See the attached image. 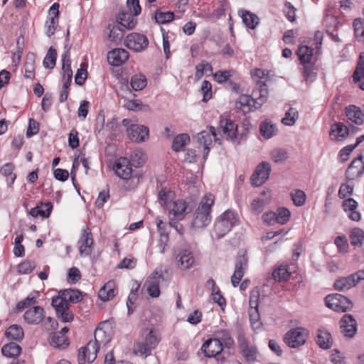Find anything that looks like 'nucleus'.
Here are the masks:
<instances>
[{"instance_id":"obj_57","label":"nucleus","mask_w":364,"mask_h":364,"mask_svg":"<svg viewBox=\"0 0 364 364\" xmlns=\"http://www.w3.org/2000/svg\"><path fill=\"white\" fill-rule=\"evenodd\" d=\"M131 161L133 166L139 167L142 166L146 161V156L144 152L141 150H135L131 154Z\"/></svg>"},{"instance_id":"obj_56","label":"nucleus","mask_w":364,"mask_h":364,"mask_svg":"<svg viewBox=\"0 0 364 364\" xmlns=\"http://www.w3.org/2000/svg\"><path fill=\"white\" fill-rule=\"evenodd\" d=\"M146 344V343L144 342L143 340L136 341L134 344L133 348L134 354H139L140 355H144L145 357L150 355L151 352Z\"/></svg>"},{"instance_id":"obj_35","label":"nucleus","mask_w":364,"mask_h":364,"mask_svg":"<svg viewBox=\"0 0 364 364\" xmlns=\"http://www.w3.org/2000/svg\"><path fill=\"white\" fill-rule=\"evenodd\" d=\"M21 350V347L14 342L4 345L1 348V353L4 356L12 358L18 357Z\"/></svg>"},{"instance_id":"obj_27","label":"nucleus","mask_w":364,"mask_h":364,"mask_svg":"<svg viewBox=\"0 0 364 364\" xmlns=\"http://www.w3.org/2000/svg\"><path fill=\"white\" fill-rule=\"evenodd\" d=\"M346 114L349 120L358 125H361L364 122V114L360 107L355 105H349L346 107Z\"/></svg>"},{"instance_id":"obj_50","label":"nucleus","mask_w":364,"mask_h":364,"mask_svg":"<svg viewBox=\"0 0 364 364\" xmlns=\"http://www.w3.org/2000/svg\"><path fill=\"white\" fill-rule=\"evenodd\" d=\"M217 338L215 339H220L223 343V347L230 349L233 346L234 341L232 338L230 332L228 330H222L216 333Z\"/></svg>"},{"instance_id":"obj_47","label":"nucleus","mask_w":364,"mask_h":364,"mask_svg":"<svg viewBox=\"0 0 364 364\" xmlns=\"http://www.w3.org/2000/svg\"><path fill=\"white\" fill-rule=\"evenodd\" d=\"M130 85L135 91L142 90L147 85V80L144 75H135L132 77Z\"/></svg>"},{"instance_id":"obj_44","label":"nucleus","mask_w":364,"mask_h":364,"mask_svg":"<svg viewBox=\"0 0 364 364\" xmlns=\"http://www.w3.org/2000/svg\"><path fill=\"white\" fill-rule=\"evenodd\" d=\"M190 141V137L187 134H181L173 138L172 149L174 151H181L186 144Z\"/></svg>"},{"instance_id":"obj_25","label":"nucleus","mask_w":364,"mask_h":364,"mask_svg":"<svg viewBox=\"0 0 364 364\" xmlns=\"http://www.w3.org/2000/svg\"><path fill=\"white\" fill-rule=\"evenodd\" d=\"M114 171L122 179L127 180L132 176V168L126 159H119L115 164Z\"/></svg>"},{"instance_id":"obj_19","label":"nucleus","mask_w":364,"mask_h":364,"mask_svg":"<svg viewBox=\"0 0 364 364\" xmlns=\"http://www.w3.org/2000/svg\"><path fill=\"white\" fill-rule=\"evenodd\" d=\"M187 204L184 200H178L170 203L166 210L168 212L169 216L177 220H183L186 214Z\"/></svg>"},{"instance_id":"obj_23","label":"nucleus","mask_w":364,"mask_h":364,"mask_svg":"<svg viewBox=\"0 0 364 364\" xmlns=\"http://www.w3.org/2000/svg\"><path fill=\"white\" fill-rule=\"evenodd\" d=\"M268 89L265 82L258 80L256 83V87L254 89L252 95L255 97V104L260 107L267 100Z\"/></svg>"},{"instance_id":"obj_41","label":"nucleus","mask_w":364,"mask_h":364,"mask_svg":"<svg viewBox=\"0 0 364 364\" xmlns=\"http://www.w3.org/2000/svg\"><path fill=\"white\" fill-rule=\"evenodd\" d=\"M14 164L11 162L5 164L0 168V173L7 178L8 181L10 178V182H8V186L9 187L12 186L16 178V176L14 173Z\"/></svg>"},{"instance_id":"obj_39","label":"nucleus","mask_w":364,"mask_h":364,"mask_svg":"<svg viewBox=\"0 0 364 364\" xmlns=\"http://www.w3.org/2000/svg\"><path fill=\"white\" fill-rule=\"evenodd\" d=\"M6 336L8 339L20 341L23 338L24 332L23 328L17 325H11L6 331Z\"/></svg>"},{"instance_id":"obj_45","label":"nucleus","mask_w":364,"mask_h":364,"mask_svg":"<svg viewBox=\"0 0 364 364\" xmlns=\"http://www.w3.org/2000/svg\"><path fill=\"white\" fill-rule=\"evenodd\" d=\"M259 131L262 136L269 139L276 134L277 129L275 125L270 122L264 121L260 124Z\"/></svg>"},{"instance_id":"obj_4","label":"nucleus","mask_w":364,"mask_h":364,"mask_svg":"<svg viewBox=\"0 0 364 364\" xmlns=\"http://www.w3.org/2000/svg\"><path fill=\"white\" fill-rule=\"evenodd\" d=\"M51 305L54 308L57 317L63 322H70L74 318L73 314L70 311V304L60 296L59 294L53 296Z\"/></svg>"},{"instance_id":"obj_32","label":"nucleus","mask_w":364,"mask_h":364,"mask_svg":"<svg viewBox=\"0 0 364 364\" xmlns=\"http://www.w3.org/2000/svg\"><path fill=\"white\" fill-rule=\"evenodd\" d=\"M94 343L100 348L101 346H105L111 340L110 332L106 331L101 327H97L94 333Z\"/></svg>"},{"instance_id":"obj_9","label":"nucleus","mask_w":364,"mask_h":364,"mask_svg":"<svg viewBox=\"0 0 364 364\" xmlns=\"http://www.w3.org/2000/svg\"><path fill=\"white\" fill-rule=\"evenodd\" d=\"M238 345L245 362L252 363L258 361L259 352L257 347L250 346L244 336L241 335L238 337Z\"/></svg>"},{"instance_id":"obj_26","label":"nucleus","mask_w":364,"mask_h":364,"mask_svg":"<svg viewBox=\"0 0 364 364\" xmlns=\"http://www.w3.org/2000/svg\"><path fill=\"white\" fill-rule=\"evenodd\" d=\"M136 16L131 12L121 11L117 16L118 25L122 28L132 30L137 23Z\"/></svg>"},{"instance_id":"obj_60","label":"nucleus","mask_w":364,"mask_h":364,"mask_svg":"<svg viewBox=\"0 0 364 364\" xmlns=\"http://www.w3.org/2000/svg\"><path fill=\"white\" fill-rule=\"evenodd\" d=\"M249 306L250 307H249L248 314H249L250 322H251L252 325H253L254 323L256 324L257 321L259 318V311H258L259 303L249 300Z\"/></svg>"},{"instance_id":"obj_11","label":"nucleus","mask_w":364,"mask_h":364,"mask_svg":"<svg viewBox=\"0 0 364 364\" xmlns=\"http://www.w3.org/2000/svg\"><path fill=\"white\" fill-rule=\"evenodd\" d=\"M163 279L161 269H156L151 276L148 277L144 283L147 292L151 297L156 298L160 295L159 283Z\"/></svg>"},{"instance_id":"obj_43","label":"nucleus","mask_w":364,"mask_h":364,"mask_svg":"<svg viewBox=\"0 0 364 364\" xmlns=\"http://www.w3.org/2000/svg\"><path fill=\"white\" fill-rule=\"evenodd\" d=\"M50 346L54 348H65L69 343L66 336L60 333H54L49 338Z\"/></svg>"},{"instance_id":"obj_52","label":"nucleus","mask_w":364,"mask_h":364,"mask_svg":"<svg viewBox=\"0 0 364 364\" xmlns=\"http://www.w3.org/2000/svg\"><path fill=\"white\" fill-rule=\"evenodd\" d=\"M154 18L156 23L159 24H165L170 23L174 18V14L171 11L162 12L158 9L155 12Z\"/></svg>"},{"instance_id":"obj_17","label":"nucleus","mask_w":364,"mask_h":364,"mask_svg":"<svg viewBox=\"0 0 364 364\" xmlns=\"http://www.w3.org/2000/svg\"><path fill=\"white\" fill-rule=\"evenodd\" d=\"M210 132L202 131L197 135L198 142L203 146V158L205 159L210 151V145L212 144L211 135L215 138V141H218L217 134L215 129L213 127H209Z\"/></svg>"},{"instance_id":"obj_18","label":"nucleus","mask_w":364,"mask_h":364,"mask_svg":"<svg viewBox=\"0 0 364 364\" xmlns=\"http://www.w3.org/2000/svg\"><path fill=\"white\" fill-rule=\"evenodd\" d=\"M129 138L136 142H142L149 138V128L144 125L131 124L127 128Z\"/></svg>"},{"instance_id":"obj_51","label":"nucleus","mask_w":364,"mask_h":364,"mask_svg":"<svg viewBox=\"0 0 364 364\" xmlns=\"http://www.w3.org/2000/svg\"><path fill=\"white\" fill-rule=\"evenodd\" d=\"M57 52L53 47H50L46 57L43 60V66L46 68L52 69L54 68L56 62Z\"/></svg>"},{"instance_id":"obj_46","label":"nucleus","mask_w":364,"mask_h":364,"mask_svg":"<svg viewBox=\"0 0 364 364\" xmlns=\"http://www.w3.org/2000/svg\"><path fill=\"white\" fill-rule=\"evenodd\" d=\"M301 70L304 77V80L307 83H309V82H311L314 80L316 77L315 63L302 65V68H301Z\"/></svg>"},{"instance_id":"obj_3","label":"nucleus","mask_w":364,"mask_h":364,"mask_svg":"<svg viewBox=\"0 0 364 364\" xmlns=\"http://www.w3.org/2000/svg\"><path fill=\"white\" fill-rule=\"evenodd\" d=\"M309 337V331L304 327H296L288 331L284 337L287 345L292 348L304 346Z\"/></svg>"},{"instance_id":"obj_16","label":"nucleus","mask_w":364,"mask_h":364,"mask_svg":"<svg viewBox=\"0 0 364 364\" xmlns=\"http://www.w3.org/2000/svg\"><path fill=\"white\" fill-rule=\"evenodd\" d=\"M341 331L346 337L353 338L357 332V321L350 314H345L340 321Z\"/></svg>"},{"instance_id":"obj_34","label":"nucleus","mask_w":364,"mask_h":364,"mask_svg":"<svg viewBox=\"0 0 364 364\" xmlns=\"http://www.w3.org/2000/svg\"><path fill=\"white\" fill-rule=\"evenodd\" d=\"M239 14L247 28L255 29L257 27L259 23V18L257 15L245 10L240 11Z\"/></svg>"},{"instance_id":"obj_63","label":"nucleus","mask_w":364,"mask_h":364,"mask_svg":"<svg viewBox=\"0 0 364 364\" xmlns=\"http://www.w3.org/2000/svg\"><path fill=\"white\" fill-rule=\"evenodd\" d=\"M35 267V262L24 261L18 264V271L20 274H26L32 272Z\"/></svg>"},{"instance_id":"obj_10","label":"nucleus","mask_w":364,"mask_h":364,"mask_svg":"<svg viewBox=\"0 0 364 364\" xmlns=\"http://www.w3.org/2000/svg\"><path fill=\"white\" fill-rule=\"evenodd\" d=\"M99 348L92 341H89L87 345L79 349L77 361L79 364H84L85 361L91 363L97 358Z\"/></svg>"},{"instance_id":"obj_42","label":"nucleus","mask_w":364,"mask_h":364,"mask_svg":"<svg viewBox=\"0 0 364 364\" xmlns=\"http://www.w3.org/2000/svg\"><path fill=\"white\" fill-rule=\"evenodd\" d=\"M355 286V283L351 275L346 277H341L337 279L334 283V287L338 291L348 290Z\"/></svg>"},{"instance_id":"obj_29","label":"nucleus","mask_w":364,"mask_h":364,"mask_svg":"<svg viewBox=\"0 0 364 364\" xmlns=\"http://www.w3.org/2000/svg\"><path fill=\"white\" fill-rule=\"evenodd\" d=\"M177 263L182 269H189L194 263L192 253L187 250L181 251L177 257Z\"/></svg>"},{"instance_id":"obj_6","label":"nucleus","mask_w":364,"mask_h":364,"mask_svg":"<svg viewBox=\"0 0 364 364\" xmlns=\"http://www.w3.org/2000/svg\"><path fill=\"white\" fill-rule=\"evenodd\" d=\"M125 46L136 52H141L146 49L149 45V40L144 34L131 33L124 39Z\"/></svg>"},{"instance_id":"obj_21","label":"nucleus","mask_w":364,"mask_h":364,"mask_svg":"<svg viewBox=\"0 0 364 364\" xmlns=\"http://www.w3.org/2000/svg\"><path fill=\"white\" fill-rule=\"evenodd\" d=\"M235 107L240 109L244 114L249 113L259 108L258 105L255 104V98L245 95L239 97L235 102Z\"/></svg>"},{"instance_id":"obj_53","label":"nucleus","mask_w":364,"mask_h":364,"mask_svg":"<svg viewBox=\"0 0 364 364\" xmlns=\"http://www.w3.org/2000/svg\"><path fill=\"white\" fill-rule=\"evenodd\" d=\"M353 26L355 38L359 41L364 40V21L358 18L353 21Z\"/></svg>"},{"instance_id":"obj_28","label":"nucleus","mask_w":364,"mask_h":364,"mask_svg":"<svg viewBox=\"0 0 364 364\" xmlns=\"http://www.w3.org/2000/svg\"><path fill=\"white\" fill-rule=\"evenodd\" d=\"M296 55L301 65L315 63L314 50L307 46H301L296 50Z\"/></svg>"},{"instance_id":"obj_31","label":"nucleus","mask_w":364,"mask_h":364,"mask_svg":"<svg viewBox=\"0 0 364 364\" xmlns=\"http://www.w3.org/2000/svg\"><path fill=\"white\" fill-rule=\"evenodd\" d=\"M60 296H63L67 302L77 303L82 299V293L77 289H68L58 291Z\"/></svg>"},{"instance_id":"obj_36","label":"nucleus","mask_w":364,"mask_h":364,"mask_svg":"<svg viewBox=\"0 0 364 364\" xmlns=\"http://www.w3.org/2000/svg\"><path fill=\"white\" fill-rule=\"evenodd\" d=\"M62 62H63V79L64 80L67 76V81H71L73 78V70L71 69V62L70 59L69 50L65 51L62 54Z\"/></svg>"},{"instance_id":"obj_5","label":"nucleus","mask_w":364,"mask_h":364,"mask_svg":"<svg viewBox=\"0 0 364 364\" xmlns=\"http://www.w3.org/2000/svg\"><path fill=\"white\" fill-rule=\"evenodd\" d=\"M325 302L328 308L338 312H346L353 306L350 300L340 294L328 295Z\"/></svg>"},{"instance_id":"obj_33","label":"nucleus","mask_w":364,"mask_h":364,"mask_svg":"<svg viewBox=\"0 0 364 364\" xmlns=\"http://www.w3.org/2000/svg\"><path fill=\"white\" fill-rule=\"evenodd\" d=\"M115 283L113 281L107 282L100 290L99 297L103 301L112 299L114 296Z\"/></svg>"},{"instance_id":"obj_20","label":"nucleus","mask_w":364,"mask_h":364,"mask_svg":"<svg viewBox=\"0 0 364 364\" xmlns=\"http://www.w3.org/2000/svg\"><path fill=\"white\" fill-rule=\"evenodd\" d=\"M129 58V53L124 48H115L107 53L109 63L114 66H119Z\"/></svg>"},{"instance_id":"obj_2","label":"nucleus","mask_w":364,"mask_h":364,"mask_svg":"<svg viewBox=\"0 0 364 364\" xmlns=\"http://www.w3.org/2000/svg\"><path fill=\"white\" fill-rule=\"evenodd\" d=\"M239 221L237 213L227 210L216 218L213 231L218 238H221L229 232L235 225H238Z\"/></svg>"},{"instance_id":"obj_59","label":"nucleus","mask_w":364,"mask_h":364,"mask_svg":"<svg viewBox=\"0 0 364 364\" xmlns=\"http://www.w3.org/2000/svg\"><path fill=\"white\" fill-rule=\"evenodd\" d=\"M271 159L275 163L283 162L288 159V152L284 149H275L271 153Z\"/></svg>"},{"instance_id":"obj_38","label":"nucleus","mask_w":364,"mask_h":364,"mask_svg":"<svg viewBox=\"0 0 364 364\" xmlns=\"http://www.w3.org/2000/svg\"><path fill=\"white\" fill-rule=\"evenodd\" d=\"M316 343L323 349L330 348L332 345L331 333L326 331L319 330L316 336Z\"/></svg>"},{"instance_id":"obj_22","label":"nucleus","mask_w":364,"mask_h":364,"mask_svg":"<svg viewBox=\"0 0 364 364\" xmlns=\"http://www.w3.org/2000/svg\"><path fill=\"white\" fill-rule=\"evenodd\" d=\"M271 200L270 191H262L261 196L255 198L250 204V210L257 214L261 213L264 207L269 203Z\"/></svg>"},{"instance_id":"obj_7","label":"nucleus","mask_w":364,"mask_h":364,"mask_svg":"<svg viewBox=\"0 0 364 364\" xmlns=\"http://www.w3.org/2000/svg\"><path fill=\"white\" fill-rule=\"evenodd\" d=\"M77 245L81 256H88L92 254L94 248V240L90 229L86 228L82 230Z\"/></svg>"},{"instance_id":"obj_14","label":"nucleus","mask_w":364,"mask_h":364,"mask_svg":"<svg viewBox=\"0 0 364 364\" xmlns=\"http://www.w3.org/2000/svg\"><path fill=\"white\" fill-rule=\"evenodd\" d=\"M364 172V156H359L354 159L346 171V178L348 180H355L363 175Z\"/></svg>"},{"instance_id":"obj_40","label":"nucleus","mask_w":364,"mask_h":364,"mask_svg":"<svg viewBox=\"0 0 364 364\" xmlns=\"http://www.w3.org/2000/svg\"><path fill=\"white\" fill-rule=\"evenodd\" d=\"M35 54L30 53L26 55V60L24 65L25 77L33 79L35 77Z\"/></svg>"},{"instance_id":"obj_54","label":"nucleus","mask_w":364,"mask_h":364,"mask_svg":"<svg viewBox=\"0 0 364 364\" xmlns=\"http://www.w3.org/2000/svg\"><path fill=\"white\" fill-rule=\"evenodd\" d=\"M124 35V29L119 25L113 26L109 30V38L114 42L122 41Z\"/></svg>"},{"instance_id":"obj_15","label":"nucleus","mask_w":364,"mask_h":364,"mask_svg":"<svg viewBox=\"0 0 364 364\" xmlns=\"http://www.w3.org/2000/svg\"><path fill=\"white\" fill-rule=\"evenodd\" d=\"M223 343L220 339L209 338L201 347V350L208 358H215L223 351Z\"/></svg>"},{"instance_id":"obj_49","label":"nucleus","mask_w":364,"mask_h":364,"mask_svg":"<svg viewBox=\"0 0 364 364\" xmlns=\"http://www.w3.org/2000/svg\"><path fill=\"white\" fill-rule=\"evenodd\" d=\"M299 118L298 111L293 107L289 108L285 113V117L282 118V122L287 126H293Z\"/></svg>"},{"instance_id":"obj_13","label":"nucleus","mask_w":364,"mask_h":364,"mask_svg":"<svg viewBox=\"0 0 364 364\" xmlns=\"http://www.w3.org/2000/svg\"><path fill=\"white\" fill-rule=\"evenodd\" d=\"M45 318V310L39 306H35L28 309L23 314L24 321L29 325L39 324Z\"/></svg>"},{"instance_id":"obj_30","label":"nucleus","mask_w":364,"mask_h":364,"mask_svg":"<svg viewBox=\"0 0 364 364\" xmlns=\"http://www.w3.org/2000/svg\"><path fill=\"white\" fill-rule=\"evenodd\" d=\"M157 229L159 232V247L161 248V252L163 254L165 252L166 246L169 241L168 232L164 227V222L159 218H156Z\"/></svg>"},{"instance_id":"obj_48","label":"nucleus","mask_w":364,"mask_h":364,"mask_svg":"<svg viewBox=\"0 0 364 364\" xmlns=\"http://www.w3.org/2000/svg\"><path fill=\"white\" fill-rule=\"evenodd\" d=\"M364 240V231L360 228H353L350 234V244L354 246H362Z\"/></svg>"},{"instance_id":"obj_12","label":"nucleus","mask_w":364,"mask_h":364,"mask_svg":"<svg viewBox=\"0 0 364 364\" xmlns=\"http://www.w3.org/2000/svg\"><path fill=\"white\" fill-rule=\"evenodd\" d=\"M248 259L245 253L238 255L235 262V271L231 277V283L233 287H237L242 278L245 270L247 267Z\"/></svg>"},{"instance_id":"obj_55","label":"nucleus","mask_w":364,"mask_h":364,"mask_svg":"<svg viewBox=\"0 0 364 364\" xmlns=\"http://www.w3.org/2000/svg\"><path fill=\"white\" fill-rule=\"evenodd\" d=\"M273 278L279 282L287 281L290 277L286 266H281L276 269L272 273Z\"/></svg>"},{"instance_id":"obj_24","label":"nucleus","mask_w":364,"mask_h":364,"mask_svg":"<svg viewBox=\"0 0 364 364\" xmlns=\"http://www.w3.org/2000/svg\"><path fill=\"white\" fill-rule=\"evenodd\" d=\"M220 128L228 139L234 141L237 135V124L228 119L222 118L220 120Z\"/></svg>"},{"instance_id":"obj_61","label":"nucleus","mask_w":364,"mask_h":364,"mask_svg":"<svg viewBox=\"0 0 364 364\" xmlns=\"http://www.w3.org/2000/svg\"><path fill=\"white\" fill-rule=\"evenodd\" d=\"M364 74V53H361L357 63L355 70L353 75V81L358 82L359 75Z\"/></svg>"},{"instance_id":"obj_1","label":"nucleus","mask_w":364,"mask_h":364,"mask_svg":"<svg viewBox=\"0 0 364 364\" xmlns=\"http://www.w3.org/2000/svg\"><path fill=\"white\" fill-rule=\"evenodd\" d=\"M214 202L215 196L212 193L205 194L202 198L193 213V218L191 223L193 228L202 229L209 225L211 221V208Z\"/></svg>"},{"instance_id":"obj_37","label":"nucleus","mask_w":364,"mask_h":364,"mask_svg":"<svg viewBox=\"0 0 364 364\" xmlns=\"http://www.w3.org/2000/svg\"><path fill=\"white\" fill-rule=\"evenodd\" d=\"M145 342L147 347L151 352L152 349H154L159 342V338H158L151 329H146L142 333V339Z\"/></svg>"},{"instance_id":"obj_58","label":"nucleus","mask_w":364,"mask_h":364,"mask_svg":"<svg viewBox=\"0 0 364 364\" xmlns=\"http://www.w3.org/2000/svg\"><path fill=\"white\" fill-rule=\"evenodd\" d=\"M331 134L337 138H344L348 134V128L343 123L338 122L333 126Z\"/></svg>"},{"instance_id":"obj_8","label":"nucleus","mask_w":364,"mask_h":364,"mask_svg":"<svg viewBox=\"0 0 364 364\" xmlns=\"http://www.w3.org/2000/svg\"><path fill=\"white\" fill-rule=\"evenodd\" d=\"M271 166L268 162L260 163L250 178L251 184L256 187L262 185L269 178Z\"/></svg>"},{"instance_id":"obj_64","label":"nucleus","mask_w":364,"mask_h":364,"mask_svg":"<svg viewBox=\"0 0 364 364\" xmlns=\"http://www.w3.org/2000/svg\"><path fill=\"white\" fill-rule=\"evenodd\" d=\"M201 92L203 94V101L208 102L212 97V85L208 80H204L202 83Z\"/></svg>"},{"instance_id":"obj_62","label":"nucleus","mask_w":364,"mask_h":364,"mask_svg":"<svg viewBox=\"0 0 364 364\" xmlns=\"http://www.w3.org/2000/svg\"><path fill=\"white\" fill-rule=\"evenodd\" d=\"M291 197L295 205L301 206L304 205L306 201V194L303 191L293 190L291 192Z\"/></svg>"}]
</instances>
